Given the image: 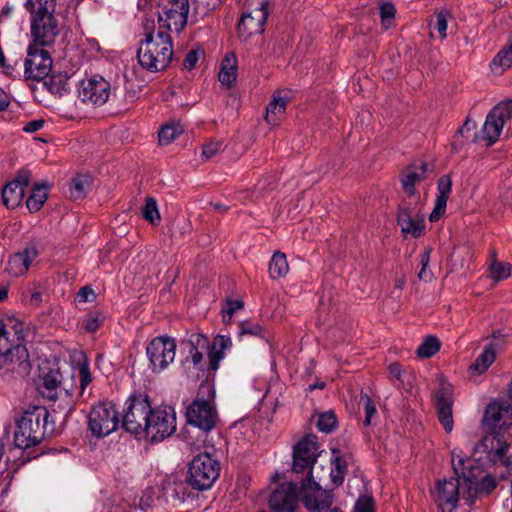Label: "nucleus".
<instances>
[{"label":"nucleus","mask_w":512,"mask_h":512,"mask_svg":"<svg viewBox=\"0 0 512 512\" xmlns=\"http://www.w3.org/2000/svg\"><path fill=\"white\" fill-rule=\"evenodd\" d=\"M23 340V323L13 318L0 321L1 375L11 374L16 378L29 375L32 366Z\"/></svg>","instance_id":"nucleus-1"},{"label":"nucleus","mask_w":512,"mask_h":512,"mask_svg":"<svg viewBox=\"0 0 512 512\" xmlns=\"http://www.w3.org/2000/svg\"><path fill=\"white\" fill-rule=\"evenodd\" d=\"M173 58L172 38L166 31H147L137 50L140 66L149 72L165 70Z\"/></svg>","instance_id":"nucleus-2"},{"label":"nucleus","mask_w":512,"mask_h":512,"mask_svg":"<svg viewBox=\"0 0 512 512\" xmlns=\"http://www.w3.org/2000/svg\"><path fill=\"white\" fill-rule=\"evenodd\" d=\"M451 464L455 475L462 477L469 498L476 495H488L497 486L496 479L490 474L482 476L480 465L474 460L463 455V452L455 448L451 453Z\"/></svg>","instance_id":"nucleus-3"},{"label":"nucleus","mask_w":512,"mask_h":512,"mask_svg":"<svg viewBox=\"0 0 512 512\" xmlns=\"http://www.w3.org/2000/svg\"><path fill=\"white\" fill-rule=\"evenodd\" d=\"M49 412L45 407L35 406L21 416L17 421V427L14 432L15 445L21 449H27L40 444L47 433H51L53 428L47 431Z\"/></svg>","instance_id":"nucleus-4"},{"label":"nucleus","mask_w":512,"mask_h":512,"mask_svg":"<svg viewBox=\"0 0 512 512\" xmlns=\"http://www.w3.org/2000/svg\"><path fill=\"white\" fill-rule=\"evenodd\" d=\"M37 3L38 8L31 17L32 43L51 46L60 33L59 21L55 16L56 0H43Z\"/></svg>","instance_id":"nucleus-5"},{"label":"nucleus","mask_w":512,"mask_h":512,"mask_svg":"<svg viewBox=\"0 0 512 512\" xmlns=\"http://www.w3.org/2000/svg\"><path fill=\"white\" fill-rule=\"evenodd\" d=\"M220 463L209 453L196 455L189 464L187 483L196 490L209 489L220 474Z\"/></svg>","instance_id":"nucleus-6"},{"label":"nucleus","mask_w":512,"mask_h":512,"mask_svg":"<svg viewBox=\"0 0 512 512\" xmlns=\"http://www.w3.org/2000/svg\"><path fill=\"white\" fill-rule=\"evenodd\" d=\"M176 431V416L171 408H155L145 422L143 434L151 443H158Z\"/></svg>","instance_id":"nucleus-7"},{"label":"nucleus","mask_w":512,"mask_h":512,"mask_svg":"<svg viewBox=\"0 0 512 512\" xmlns=\"http://www.w3.org/2000/svg\"><path fill=\"white\" fill-rule=\"evenodd\" d=\"M118 424V411L111 402H100L95 405L88 416V428L97 438L109 435L117 429Z\"/></svg>","instance_id":"nucleus-8"},{"label":"nucleus","mask_w":512,"mask_h":512,"mask_svg":"<svg viewBox=\"0 0 512 512\" xmlns=\"http://www.w3.org/2000/svg\"><path fill=\"white\" fill-rule=\"evenodd\" d=\"M185 415L188 424L199 428L204 433L213 430L219 422L214 403L198 396L187 406Z\"/></svg>","instance_id":"nucleus-9"},{"label":"nucleus","mask_w":512,"mask_h":512,"mask_svg":"<svg viewBox=\"0 0 512 512\" xmlns=\"http://www.w3.org/2000/svg\"><path fill=\"white\" fill-rule=\"evenodd\" d=\"M127 410L123 416V428L138 437H142L145 422L152 410L147 395H132L129 398Z\"/></svg>","instance_id":"nucleus-10"},{"label":"nucleus","mask_w":512,"mask_h":512,"mask_svg":"<svg viewBox=\"0 0 512 512\" xmlns=\"http://www.w3.org/2000/svg\"><path fill=\"white\" fill-rule=\"evenodd\" d=\"M189 0H167L158 14V31L181 32L187 25Z\"/></svg>","instance_id":"nucleus-11"},{"label":"nucleus","mask_w":512,"mask_h":512,"mask_svg":"<svg viewBox=\"0 0 512 512\" xmlns=\"http://www.w3.org/2000/svg\"><path fill=\"white\" fill-rule=\"evenodd\" d=\"M482 422L491 432L489 436L500 437V433L512 425V406L504 398L489 403Z\"/></svg>","instance_id":"nucleus-12"},{"label":"nucleus","mask_w":512,"mask_h":512,"mask_svg":"<svg viewBox=\"0 0 512 512\" xmlns=\"http://www.w3.org/2000/svg\"><path fill=\"white\" fill-rule=\"evenodd\" d=\"M44 46L31 43L27 50V57L24 61V75L26 79L44 80L49 76L52 69V58Z\"/></svg>","instance_id":"nucleus-13"},{"label":"nucleus","mask_w":512,"mask_h":512,"mask_svg":"<svg viewBox=\"0 0 512 512\" xmlns=\"http://www.w3.org/2000/svg\"><path fill=\"white\" fill-rule=\"evenodd\" d=\"M301 489L304 491V505L309 511L326 512L331 508L333 504L332 491L322 489L320 484L313 480L311 473L302 481Z\"/></svg>","instance_id":"nucleus-14"},{"label":"nucleus","mask_w":512,"mask_h":512,"mask_svg":"<svg viewBox=\"0 0 512 512\" xmlns=\"http://www.w3.org/2000/svg\"><path fill=\"white\" fill-rule=\"evenodd\" d=\"M268 18L266 3L242 14L237 24L238 38L243 41H249L253 36L261 35L264 32V26Z\"/></svg>","instance_id":"nucleus-15"},{"label":"nucleus","mask_w":512,"mask_h":512,"mask_svg":"<svg viewBox=\"0 0 512 512\" xmlns=\"http://www.w3.org/2000/svg\"><path fill=\"white\" fill-rule=\"evenodd\" d=\"M317 458V437L313 434H307L294 446L292 469L295 473H302L309 469L308 474H312V468Z\"/></svg>","instance_id":"nucleus-16"},{"label":"nucleus","mask_w":512,"mask_h":512,"mask_svg":"<svg viewBox=\"0 0 512 512\" xmlns=\"http://www.w3.org/2000/svg\"><path fill=\"white\" fill-rule=\"evenodd\" d=\"M176 344L169 337H156L147 346L146 353L149 357L153 371H162L175 358Z\"/></svg>","instance_id":"nucleus-17"},{"label":"nucleus","mask_w":512,"mask_h":512,"mask_svg":"<svg viewBox=\"0 0 512 512\" xmlns=\"http://www.w3.org/2000/svg\"><path fill=\"white\" fill-rule=\"evenodd\" d=\"M111 85L103 77L94 75L81 81L78 96L83 103L101 106L109 99Z\"/></svg>","instance_id":"nucleus-18"},{"label":"nucleus","mask_w":512,"mask_h":512,"mask_svg":"<svg viewBox=\"0 0 512 512\" xmlns=\"http://www.w3.org/2000/svg\"><path fill=\"white\" fill-rule=\"evenodd\" d=\"M512 118V101L501 102L487 115L483 126L484 139L489 144L497 141L504 124Z\"/></svg>","instance_id":"nucleus-19"},{"label":"nucleus","mask_w":512,"mask_h":512,"mask_svg":"<svg viewBox=\"0 0 512 512\" xmlns=\"http://www.w3.org/2000/svg\"><path fill=\"white\" fill-rule=\"evenodd\" d=\"M298 486L294 482L279 484L268 499L272 512H294L298 505Z\"/></svg>","instance_id":"nucleus-20"},{"label":"nucleus","mask_w":512,"mask_h":512,"mask_svg":"<svg viewBox=\"0 0 512 512\" xmlns=\"http://www.w3.org/2000/svg\"><path fill=\"white\" fill-rule=\"evenodd\" d=\"M465 485L462 477L455 475L450 479L438 480L435 485L436 502L440 507L448 506L451 509L457 507L460 497V487Z\"/></svg>","instance_id":"nucleus-21"},{"label":"nucleus","mask_w":512,"mask_h":512,"mask_svg":"<svg viewBox=\"0 0 512 512\" xmlns=\"http://www.w3.org/2000/svg\"><path fill=\"white\" fill-rule=\"evenodd\" d=\"M397 224L402 234L407 237L419 238L425 233V219L420 213H413L407 205H400L397 214Z\"/></svg>","instance_id":"nucleus-22"},{"label":"nucleus","mask_w":512,"mask_h":512,"mask_svg":"<svg viewBox=\"0 0 512 512\" xmlns=\"http://www.w3.org/2000/svg\"><path fill=\"white\" fill-rule=\"evenodd\" d=\"M440 387L435 393V405L438 413V419L443 425L445 431L450 433L453 429L452 415V392L450 385L440 379Z\"/></svg>","instance_id":"nucleus-23"},{"label":"nucleus","mask_w":512,"mask_h":512,"mask_svg":"<svg viewBox=\"0 0 512 512\" xmlns=\"http://www.w3.org/2000/svg\"><path fill=\"white\" fill-rule=\"evenodd\" d=\"M189 349V356L184 360V365L189 363L193 364L197 371H204L203 356L210 351L209 340L206 336L200 333H193L187 341Z\"/></svg>","instance_id":"nucleus-24"},{"label":"nucleus","mask_w":512,"mask_h":512,"mask_svg":"<svg viewBox=\"0 0 512 512\" xmlns=\"http://www.w3.org/2000/svg\"><path fill=\"white\" fill-rule=\"evenodd\" d=\"M38 256V251L34 246H28L20 252H17L10 256L6 271L15 277L22 276L25 274L31 263Z\"/></svg>","instance_id":"nucleus-25"},{"label":"nucleus","mask_w":512,"mask_h":512,"mask_svg":"<svg viewBox=\"0 0 512 512\" xmlns=\"http://www.w3.org/2000/svg\"><path fill=\"white\" fill-rule=\"evenodd\" d=\"M437 197L433 211L429 216L431 222H436L445 213L447 201L452 191V179L450 175H442L437 181Z\"/></svg>","instance_id":"nucleus-26"},{"label":"nucleus","mask_w":512,"mask_h":512,"mask_svg":"<svg viewBox=\"0 0 512 512\" xmlns=\"http://www.w3.org/2000/svg\"><path fill=\"white\" fill-rule=\"evenodd\" d=\"M232 341L230 337L218 335L214 338L212 347L208 352V369L216 371L219 367V362L224 358V351L231 347Z\"/></svg>","instance_id":"nucleus-27"},{"label":"nucleus","mask_w":512,"mask_h":512,"mask_svg":"<svg viewBox=\"0 0 512 512\" xmlns=\"http://www.w3.org/2000/svg\"><path fill=\"white\" fill-rule=\"evenodd\" d=\"M332 468L330 472L331 481L333 484V487L340 486L345 478V475L348 471V461L345 456H342L340 453V450L333 449L332 450Z\"/></svg>","instance_id":"nucleus-28"},{"label":"nucleus","mask_w":512,"mask_h":512,"mask_svg":"<svg viewBox=\"0 0 512 512\" xmlns=\"http://www.w3.org/2000/svg\"><path fill=\"white\" fill-rule=\"evenodd\" d=\"M23 197L24 190L20 185L13 183L12 181L2 188L1 201L8 209L16 208L21 203Z\"/></svg>","instance_id":"nucleus-29"},{"label":"nucleus","mask_w":512,"mask_h":512,"mask_svg":"<svg viewBox=\"0 0 512 512\" xmlns=\"http://www.w3.org/2000/svg\"><path fill=\"white\" fill-rule=\"evenodd\" d=\"M48 198V185L46 182L36 183L31 194L26 201V206L30 212H37L44 205Z\"/></svg>","instance_id":"nucleus-30"},{"label":"nucleus","mask_w":512,"mask_h":512,"mask_svg":"<svg viewBox=\"0 0 512 512\" xmlns=\"http://www.w3.org/2000/svg\"><path fill=\"white\" fill-rule=\"evenodd\" d=\"M287 106V100L280 96H275L266 108L265 120L271 125H277L284 115Z\"/></svg>","instance_id":"nucleus-31"},{"label":"nucleus","mask_w":512,"mask_h":512,"mask_svg":"<svg viewBox=\"0 0 512 512\" xmlns=\"http://www.w3.org/2000/svg\"><path fill=\"white\" fill-rule=\"evenodd\" d=\"M237 75V65L236 58L234 54H231V57L226 56L222 62L221 70L219 72V81L226 85L227 87H231L232 84L236 80Z\"/></svg>","instance_id":"nucleus-32"},{"label":"nucleus","mask_w":512,"mask_h":512,"mask_svg":"<svg viewBox=\"0 0 512 512\" xmlns=\"http://www.w3.org/2000/svg\"><path fill=\"white\" fill-rule=\"evenodd\" d=\"M289 271V265L286 255L280 251H276L269 263V273L272 279L284 277Z\"/></svg>","instance_id":"nucleus-33"},{"label":"nucleus","mask_w":512,"mask_h":512,"mask_svg":"<svg viewBox=\"0 0 512 512\" xmlns=\"http://www.w3.org/2000/svg\"><path fill=\"white\" fill-rule=\"evenodd\" d=\"M441 347L439 339L435 336L428 335L416 350L419 358L426 359L435 355Z\"/></svg>","instance_id":"nucleus-34"},{"label":"nucleus","mask_w":512,"mask_h":512,"mask_svg":"<svg viewBox=\"0 0 512 512\" xmlns=\"http://www.w3.org/2000/svg\"><path fill=\"white\" fill-rule=\"evenodd\" d=\"M68 79L69 77L66 74H52L44 81V86L52 94L63 95V93L67 92Z\"/></svg>","instance_id":"nucleus-35"},{"label":"nucleus","mask_w":512,"mask_h":512,"mask_svg":"<svg viewBox=\"0 0 512 512\" xmlns=\"http://www.w3.org/2000/svg\"><path fill=\"white\" fill-rule=\"evenodd\" d=\"M421 180H423V174L414 170V166H409L401 176L402 188L409 196H412L416 192L415 183Z\"/></svg>","instance_id":"nucleus-36"},{"label":"nucleus","mask_w":512,"mask_h":512,"mask_svg":"<svg viewBox=\"0 0 512 512\" xmlns=\"http://www.w3.org/2000/svg\"><path fill=\"white\" fill-rule=\"evenodd\" d=\"M41 378L43 380V388L47 391V397L53 399L55 397V391L61 383L59 370L49 369Z\"/></svg>","instance_id":"nucleus-37"},{"label":"nucleus","mask_w":512,"mask_h":512,"mask_svg":"<svg viewBox=\"0 0 512 512\" xmlns=\"http://www.w3.org/2000/svg\"><path fill=\"white\" fill-rule=\"evenodd\" d=\"M493 260L489 266L490 276L495 281L507 279L511 275V265L506 262L497 261L495 253L492 254Z\"/></svg>","instance_id":"nucleus-38"},{"label":"nucleus","mask_w":512,"mask_h":512,"mask_svg":"<svg viewBox=\"0 0 512 512\" xmlns=\"http://www.w3.org/2000/svg\"><path fill=\"white\" fill-rule=\"evenodd\" d=\"M89 186L90 182L88 176L77 175L72 179L70 184L69 190L71 197L75 200L83 198Z\"/></svg>","instance_id":"nucleus-39"},{"label":"nucleus","mask_w":512,"mask_h":512,"mask_svg":"<svg viewBox=\"0 0 512 512\" xmlns=\"http://www.w3.org/2000/svg\"><path fill=\"white\" fill-rule=\"evenodd\" d=\"M142 216L152 225H158L160 223V213L158 211L157 202L153 197L146 198L145 205L142 209Z\"/></svg>","instance_id":"nucleus-40"},{"label":"nucleus","mask_w":512,"mask_h":512,"mask_svg":"<svg viewBox=\"0 0 512 512\" xmlns=\"http://www.w3.org/2000/svg\"><path fill=\"white\" fill-rule=\"evenodd\" d=\"M495 358L494 354L485 348L470 366V369L476 374H482L492 365Z\"/></svg>","instance_id":"nucleus-41"},{"label":"nucleus","mask_w":512,"mask_h":512,"mask_svg":"<svg viewBox=\"0 0 512 512\" xmlns=\"http://www.w3.org/2000/svg\"><path fill=\"white\" fill-rule=\"evenodd\" d=\"M183 132L179 124L165 125L159 131L158 139L161 145H168Z\"/></svg>","instance_id":"nucleus-42"},{"label":"nucleus","mask_w":512,"mask_h":512,"mask_svg":"<svg viewBox=\"0 0 512 512\" xmlns=\"http://www.w3.org/2000/svg\"><path fill=\"white\" fill-rule=\"evenodd\" d=\"M492 65L493 67H501L502 71L512 66V42L497 53Z\"/></svg>","instance_id":"nucleus-43"},{"label":"nucleus","mask_w":512,"mask_h":512,"mask_svg":"<svg viewBox=\"0 0 512 512\" xmlns=\"http://www.w3.org/2000/svg\"><path fill=\"white\" fill-rule=\"evenodd\" d=\"M337 426V418L333 411H327L319 415L317 428L324 433H331Z\"/></svg>","instance_id":"nucleus-44"},{"label":"nucleus","mask_w":512,"mask_h":512,"mask_svg":"<svg viewBox=\"0 0 512 512\" xmlns=\"http://www.w3.org/2000/svg\"><path fill=\"white\" fill-rule=\"evenodd\" d=\"M436 22L434 25V28L438 31L439 35L442 39L446 38L447 36V23L448 20L452 18V14L450 10L446 8L440 9L438 12L435 13Z\"/></svg>","instance_id":"nucleus-45"},{"label":"nucleus","mask_w":512,"mask_h":512,"mask_svg":"<svg viewBox=\"0 0 512 512\" xmlns=\"http://www.w3.org/2000/svg\"><path fill=\"white\" fill-rule=\"evenodd\" d=\"M432 252L431 247L425 248L424 252L420 255L421 270L418 273V279L424 282H430L433 279V273L427 269L430 262V255Z\"/></svg>","instance_id":"nucleus-46"},{"label":"nucleus","mask_w":512,"mask_h":512,"mask_svg":"<svg viewBox=\"0 0 512 512\" xmlns=\"http://www.w3.org/2000/svg\"><path fill=\"white\" fill-rule=\"evenodd\" d=\"M507 344V336L502 334L500 330H496L491 335V341L485 347L487 350H490L496 357V354L504 349Z\"/></svg>","instance_id":"nucleus-47"},{"label":"nucleus","mask_w":512,"mask_h":512,"mask_svg":"<svg viewBox=\"0 0 512 512\" xmlns=\"http://www.w3.org/2000/svg\"><path fill=\"white\" fill-rule=\"evenodd\" d=\"M240 335L263 336V327L253 321H242L239 324Z\"/></svg>","instance_id":"nucleus-48"},{"label":"nucleus","mask_w":512,"mask_h":512,"mask_svg":"<svg viewBox=\"0 0 512 512\" xmlns=\"http://www.w3.org/2000/svg\"><path fill=\"white\" fill-rule=\"evenodd\" d=\"M102 321L103 318L101 317V314L99 312L90 313L84 319L83 327L85 331L92 333L99 329Z\"/></svg>","instance_id":"nucleus-49"},{"label":"nucleus","mask_w":512,"mask_h":512,"mask_svg":"<svg viewBox=\"0 0 512 512\" xmlns=\"http://www.w3.org/2000/svg\"><path fill=\"white\" fill-rule=\"evenodd\" d=\"M360 401L363 402L365 410V419L363 423L365 426H369L371 424L372 417L376 414V406L371 397L367 394L361 395Z\"/></svg>","instance_id":"nucleus-50"},{"label":"nucleus","mask_w":512,"mask_h":512,"mask_svg":"<svg viewBox=\"0 0 512 512\" xmlns=\"http://www.w3.org/2000/svg\"><path fill=\"white\" fill-rule=\"evenodd\" d=\"M244 306L243 301L241 300H229L227 302V308L223 309V321L229 322L233 316V314L242 309Z\"/></svg>","instance_id":"nucleus-51"},{"label":"nucleus","mask_w":512,"mask_h":512,"mask_svg":"<svg viewBox=\"0 0 512 512\" xmlns=\"http://www.w3.org/2000/svg\"><path fill=\"white\" fill-rule=\"evenodd\" d=\"M355 512H374V501L370 496H361L355 505Z\"/></svg>","instance_id":"nucleus-52"},{"label":"nucleus","mask_w":512,"mask_h":512,"mask_svg":"<svg viewBox=\"0 0 512 512\" xmlns=\"http://www.w3.org/2000/svg\"><path fill=\"white\" fill-rule=\"evenodd\" d=\"M95 298L96 294L94 290L90 286H84L78 291L75 301L78 303H86L94 301Z\"/></svg>","instance_id":"nucleus-53"},{"label":"nucleus","mask_w":512,"mask_h":512,"mask_svg":"<svg viewBox=\"0 0 512 512\" xmlns=\"http://www.w3.org/2000/svg\"><path fill=\"white\" fill-rule=\"evenodd\" d=\"M221 150V143L217 141H210L203 145L202 156L208 160L214 157Z\"/></svg>","instance_id":"nucleus-54"},{"label":"nucleus","mask_w":512,"mask_h":512,"mask_svg":"<svg viewBox=\"0 0 512 512\" xmlns=\"http://www.w3.org/2000/svg\"><path fill=\"white\" fill-rule=\"evenodd\" d=\"M388 372H389V377L392 380H395L398 382L395 385L397 387H400L403 384V381L401 379L402 372H403L401 365L398 362L391 363L388 366Z\"/></svg>","instance_id":"nucleus-55"},{"label":"nucleus","mask_w":512,"mask_h":512,"mask_svg":"<svg viewBox=\"0 0 512 512\" xmlns=\"http://www.w3.org/2000/svg\"><path fill=\"white\" fill-rule=\"evenodd\" d=\"M396 8L392 3H383L380 6V17L382 22L386 20H392L395 17Z\"/></svg>","instance_id":"nucleus-56"},{"label":"nucleus","mask_w":512,"mask_h":512,"mask_svg":"<svg viewBox=\"0 0 512 512\" xmlns=\"http://www.w3.org/2000/svg\"><path fill=\"white\" fill-rule=\"evenodd\" d=\"M80 388L83 392L85 388L91 383L92 376L87 365L83 364L79 367Z\"/></svg>","instance_id":"nucleus-57"},{"label":"nucleus","mask_w":512,"mask_h":512,"mask_svg":"<svg viewBox=\"0 0 512 512\" xmlns=\"http://www.w3.org/2000/svg\"><path fill=\"white\" fill-rule=\"evenodd\" d=\"M31 180V173L28 170L19 171L17 177L12 180L13 183L20 185V187L25 191V188L29 186Z\"/></svg>","instance_id":"nucleus-58"},{"label":"nucleus","mask_w":512,"mask_h":512,"mask_svg":"<svg viewBox=\"0 0 512 512\" xmlns=\"http://www.w3.org/2000/svg\"><path fill=\"white\" fill-rule=\"evenodd\" d=\"M198 52L196 50H190L183 61V66L187 70H192L198 62Z\"/></svg>","instance_id":"nucleus-59"},{"label":"nucleus","mask_w":512,"mask_h":512,"mask_svg":"<svg viewBox=\"0 0 512 512\" xmlns=\"http://www.w3.org/2000/svg\"><path fill=\"white\" fill-rule=\"evenodd\" d=\"M44 124L45 121L43 119L32 120L23 127V131L27 133H33L40 130Z\"/></svg>","instance_id":"nucleus-60"},{"label":"nucleus","mask_w":512,"mask_h":512,"mask_svg":"<svg viewBox=\"0 0 512 512\" xmlns=\"http://www.w3.org/2000/svg\"><path fill=\"white\" fill-rule=\"evenodd\" d=\"M10 104V98L8 94L0 88V111L5 110Z\"/></svg>","instance_id":"nucleus-61"},{"label":"nucleus","mask_w":512,"mask_h":512,"mask_svg":"<svg viewBox=\"0 0 512 512\" xmlns=\"http://www.w3.org/2000/svg\"><path fill=\"white\" fill-rule=\"evenodd\" d=\"M42 302V295L40 292H33L30 296L29 303L33 306H38Z\"/></svg>","instance_id":"nucleus-62"},{"label":"nucleus","mask_w":512,"mask_h":512,"mask_svg":"<svg viewBox=\"0 0 512 512\" xmlns=\"http://www.w3.org/2000/svg\"><path fill=\"white\" fill-rule=\"evenodd\" d=\"M25 8L27 11H29L31 13V17H33L34 13L36 12L37 9H35V3L33 0H26L25 2Z\"/></svg>","instance_id":"nucleus-63"},{"label":"nucleus","mask_w":512,"mask_h":512,"mask_svg":"<svg viewBox=\"0 0 512 512\" xmlns=\"http://www.w3.org/2000/svg\"><path fill=\"white\" fill-rule=\"evenodd\" d=\"M464 128L466 129V132H469L476 128V123L474 121H471L469 117H467L466 121L463 124Z\"/></svg>","instance_id":"nucleus-64"}]
</instances>
